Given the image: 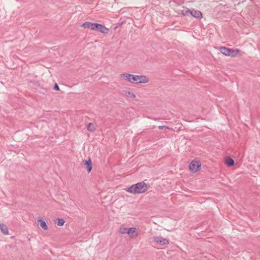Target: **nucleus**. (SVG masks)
<instances>
[{
  "instance_id": "obj_1",
  "label": "nucleus",
  "mask_w": 260,
  "mask_h": 260,
  "mask_svg": "<svg viewBox=\"0 0 260 260\" xmlns=\"http://www.w3.org/2000/svg\"><path fill=\"white\" fill-rule=\"evenodd\" d=\"M120 77L132 83H146L149 81L148 78L144 75H136L128 73H124L121 74Z\"/></svg>"
},
{
  "instance_id": "obj_2",
  "label": "nucleus",
  "mask_w": 260,
  "mask_h": 260,
  "mask_svg": "<svg viewBox=\"0 0 260 260\" xmlns=\"http://www.w3.org/2000/svg\"><path fill=\"white\" fill-rule=\"evenodd\" d=\"M149 187V185L146 184L144 181H142L131 185L126 189V191L135 194L143 193L146 192Z\"/></svg>"
},
{
  "instance_id": "obj_3",
  "label": "nucleus",
  "mask_w": 260,
  "mask_h": 260,
  "mask_svg": "<svg viewBox=\"0 0 260 260\" xmlns=\"http://www.w3.org/2000/svg\"><path fill=\"white\" fill-rule=\"evenodd\" d=\"M220 52L225 56L234 57L240 52L239 49L228 48L225 47H221L219 48Z\"/></svg>"
},
{
  "instance_id": "obj_4",
  "label": "nucleus",
  "mask_w": 260,
  "mask_h": 260,
  "mask_svg": "<svg viewBox=\"0 0 260 260\" xmlns=\"http://www.w3.org/2000/svg\"><path fill=\"white\" fill-rule=\"evenodd\" d=\"M201 164L199 161L192 160L189 165V170L192 173L197 172L201 168Z\"/></svg>"
},
{
  "instance_id": "obj_5",
  "label": "nucleus",
  "mask_w": 260,
  "mask_h": 260,
  "mask_svg": "<svg viewBox=\"0 0 260 260\" xmlns=\"http://www.w3.org/2000/svg\"><path fill=\"white\" fill-rule=\"evenodd\" d=\"M93 30H96L100 32L105 34H107L109 32V28L106 27L103 24H99V23H95V24H94Z\"/></svg>"
},
{
  "instance_id": "obj_6",
  "label": "nucleus",
  "mask_w": 260,
  "mask_h": 260,
  "mask_svg": "<svg viewBox=\"0 0 260 260\" xmlns=\"http://www.w3.org/2000/svg\"><path fill=\"white\" fill-rule=\"evenodd\" d=\"M153 238L154 241L160 245H166L169 244V240L162 237H154Z\"/></svg>"
},
{
  "instance_id": "obj_7",
  "label": "nucleus",
  "mask_w": 260,
  "mask_h": 260,
  "mask_svg": "<svg viewBox=\"0 0 260 260\" xmlns=\"http://www.w3.org/2000/svg\"><path fill=\"white\" fill-rule=\"evenodd\" d=\"M127 234L131 238H135L138 235V233L137 231V229L134 227L129 228L128 230Z\"/></svg>"
},
{
  "instance_id": "obj_8",
  "label": "nucleus",
  "mask_w": 260,
  "mask_h": 260,
  "mask_svg": "<svg viewBox=\"0 0 260 260\" xmlns=\"http://www.w3.org/2000/svg\"><path fill=\"white\" fill-rule=\"evenodd\" d=\"M190 15L197 19H201L202 18V13L199 10H195L194 9L191 10Z\"/></svg>"
},
{
  "instance_id": "obj_9",
  "label": "nucleus",
  "mask_w": 260,
  "mask_h": 260,
  "mask_svg": "<svg viewBox=\"0 0 260 260\" xmlns=\"http://www.w3.org/2000/svg\"><path fill=\"white\" fill-rule=\"evenodd\" d=\"M84 165L85 166L88 173H90L92 169V164L90 158L87 160H83Z\"/></svg>"
},
{
  "instance_id": "obj_10",
  "label": "nucleus",
  "mask_w": 260,
  "mask_h": 260,
  "mask_svg": "<svg viewBox=\"0 0 260 260\" xmlns=\"http://www.w3.org/2000/svg\"><path fill=\"white\" fill-rule=\"evenodd\" d=\"M225 164L229 167H233L235 165L234 160L231 157L228 156L225 158Z\"/></svg>"
},
{
  "instance_id": "obj_11",
  "label": "nucleus",
  "mask_w": 260,
  "mask_h": 260,
  "mask_svg": "<svg viewBox=\"0 0 260 260\" xmlns=\"http://www.w3.org/2000/svg\"><path fill=\"white\" fill-rule=\"evenodd\" d=\"M95 23H92L90 22H86L82 24L81 25L82 27L85 28H88L91 30H93V27Z\"/></svg>"
},
{
  "instance_id": "obj_12",
  "label": "nucleus",
  "mask_w": 260,
  "mask_h": 260,
  "mask_svg": "<svg viewBox=\"0 0 260 260\" xmlns=\"http://www.w3.org/2000/svg\"><path fill=\"white\" fill-rule=\"evenodd\" d=\"M0 229L1 232L5 235H8L9 231L7 226L4 223L0 224Z\"/></svg>"
},
{
  "instance_id": "obj_13",
  "label": "nucleus",
  "mask_w": 260,
  "mask_h": 260,
  "mask_svg": "<svg viewBox=\"0 0 260 260\" xmlns=\"http://www.w3.org/2000/svg\"><path fill=\"white\" fill-rule=\"evenodd\" d=\"M38 222H40V225L42 229H43L44 230H48V226L44 220L39 219L38 220Z\"/></svg>"
},
{
  "instance_id": "obj_14",
  "label": "nucleus",
  "mask_w": 260,
  "mask_h": 260,
  "mask_svg": "<svg viewBox=\"0 0 260 260\" xmlns=\"http://www.w3.org/2000/svg\"><path fill=\"white\" fill-rule=\"evenodd\" d=\"M190 11L191 10L185 8L181 11V14L183 16H189L190 15V13H191Z\"/></svg>"
},
{
  "instance_id": "obj_15",
  "label": "nucleus",
  "mask_w": 260,
  "mask_h": 260,
  "mask_svg": "<svg viewBox=\"0 0 260 260\" xmlns=\"http://www.w3.org/2000/svg\"><path fill=\"white\" fill-rule=\"evenodd\" d=\"M87 129L90 132H94L95 130V128L94 127L93 124L91 123H89L87 126Z\"/></svg>"
},
{
  "instance_id": "obj_16",
  "label": "nucleus",
  "mask_w": 260,
  "mask_h": 260,
  "mask_svg": "<svg viewBox=\"0 0 260 260\" xmlns=\"http://www.w3.org/2000/svg\"><path fill=\"white\" fill-rule=\"evenodd\" d=\"M128 230V229L122 225L120 228L119 232L121 234H127Z\"/></svg>"
},
{
  "instance_id": "obj_17",
  "label": "nucleus",
  "mask_w": 260,
  "mask_h": 260,
  "mask_svg": "<svg viewBox=\"0 0 260 260\" xmlns=\"http://www.w3.org/2000/svg\"><path fill=\"white\" fill-rule=\"evenodd\" d=\"M65 221L62 218H58L57 219L56 223L58 226H62L64 224Z\"/></svg>"
},
{
  "instance_id": "obj_18",
  "label": "nucleus",
  "mask_w": 260,
  "mask_h": 260,
  "mask_svg": "<svg viewBox=\"0 0 260 260\" xmlns=\"http://www.w3.org/2000/svg\"><path fill=\"white\" fill-rule=\"evenodd\" d=\"M30 82L32 83L33 84V85L35 86V87H38L40 86V84L39 83L38 81H30Z\"/></svg>"
},
{
  "instance_id": "obj_19",
  "label": "nucleus",
  "mask_w": 260,
  "mask_h": 260,
  "mask_svg": "<svg viewBox=\"0 0 260 260\" xmlns=\"http://www.w3.org/2000/svg\"><path fill=\"white\" fill-rule=\"evenodd\" d=\"M158 128L159 129H165H165H170V128L169 126H165V125L158 126Z\"/></svg>"
},
{
  "instance_id": "obj_20",
  "label": "nucleus",
  "mask_w": 260,
  "mask_h": 260,
  "mask_svg": "<svg viewBox=\"0 0 260 260\" xmlns=\"http://www.w3.org/2000/svg\"><path fill=\"white\" fill-rule=\"evenodd\" d=\"M126 93H127V94H128V95H130V96H131L132 98L134 99V98L136 97L135 94L134 93H133V92H130V91H127V92H126Z\"/></svg>"
},
{
  "instance_id": "obj_21",
  "label": "nucleus",
  "mask_w": 260,
  "mask_h": 260,
  "mask_svg": "<svg viewBox=\"0 0 260 260\" xmlns=\"http://www.w3.org/2000/svg\"><path fill=\"white\" fill-rule=\"evenodd\" d=\"M53 89L56 91H58L59 90V87L57 83H55Z\"/></svg>"
}]
</instances>
